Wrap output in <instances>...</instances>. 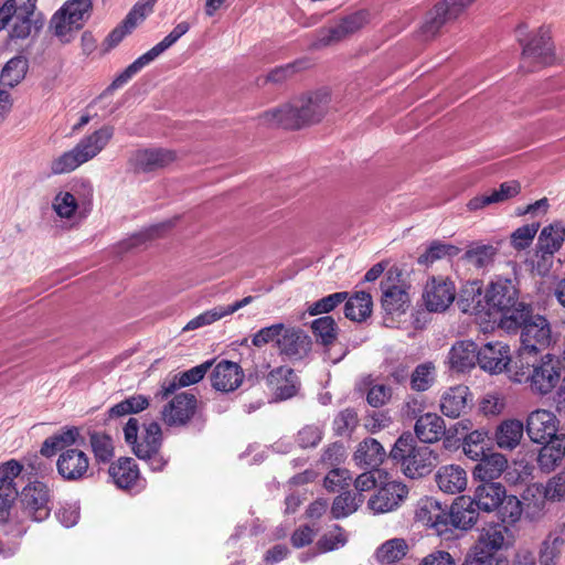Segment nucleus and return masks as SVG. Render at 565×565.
<instances>
[{"label":"nucleus","mask_w":565,"mask_h":565,"mask_svg":"<svg viewBox=\"0 0 565 565\" xmlns=\"http://www.w3.org/2000/svg\"><path fill=\"white\" fill-rule=\"evenodd\" d=\"M330 102V90L326 87L319 88L307 93L291 105L265 111L260 116V120L268 126L300 129L307 125L319 122L327 114Z\"/></svg>","instance_id":"obj_1"},{"label":"nucleus","mask_w":565,"mask_h":565,"mask_svg":"<svg viewBox=\"0 0 565 565\" xmlns=\"http://www.w3.org/2000/svg\"><path fill=\"white\" fill-rule=\"evenodd\" d=\"M562 362L556 355L516 354L509 369V379L515 383L529 384L535 394L547 395L558 384Z\"/></svg>","instance_id":"obj_2"},{"label":"nucleus","mask_w":565,"mask_h":565,"mask_svg":"<svg viewBox=\"0 0 565 565\" xmlns=\"http://www.w3.org/2000/svg\"><path fill=\"white\" fill-rule=\"evenodd\" d=\"M490 321L499 323L503 329L511 330L515 320H523L529 306L519 301V290L512 279L497 277L486 289Z\"/></svg>","instance_id":"obj_3"},{"label":"nucleus","mask_w":565,"mask_h":565,"mask_svg":"<svg viewBox=\"0 0 565 565\" xmlns=\"http://www.w3.org/2000/svg\"><path fill=\"white\" fill-rule=\"evenodd\" d=\"M388 457L412 479L429 475L438 463V454L428 446H418L409 433L398 437Z\"/></svg>","instance_id":"obj_4"},{"label":"nucleus","mask_w":565,"mask_h":565,"mask_svg":"<svg viewBox=\"0 0 565 565\" xmlns=\"http://www.w3.org/2000/svg\"><path fill=\"white\" fill-rule=\"evenodd\" d=\"M114 127L103 126L81 141L70 151L64 152L52 161L54 174H63L75 170L81 164L95 158L110 141Z\"/></svg>","instance_id":"obj_5"},{"label":"nucleus","mask_w":565,"mask_h":565,"mask_svg":"<svg viewBox=\"0 0 565 565\" xmlns=\"http://www.w3.org/2000/svg\"><path fill=\"white\" fill-rule=\"evenodd\" d=\"M93 11V0H67L51 18L50 29L62 43H70Z\"/></svg>","instance_id":"obj_6"},{"label":"nucleus","mask_w":565,"mask_h":565,"mask_svg":"<svg viewBox=\"0 0 565 565\" xmlns=\"http://www.w3.org/2000/svg\"><path fill=\"white\" fill-rule=\"evenodd\" d=\"M524 311L523 320H515L511 324V330L521 328V347L516 354L535 355L552 343L551 324L544 316L534 315L531 305Z\"/></svg>","instance_id":"obj_7"},{"label":"nucleus","mask_w":565,"mask_h":565,"mask_svg":"<svg viewBox=\"0 0 565 565\" xmlns=\"http://www.w3.org/2000/svg\"><path fill=\"white\" fill-rule=\"evenodd\" d=\"M527 26L520 24L516 29L518 41L522 45V68L532 72L537 67L547 65L553 57V45L551 43L550 30L540 28L537 33L525 40L524 34Z\"/></svg>","instance_id":"obj_8"},{"label":"nucleus","mask_w":565,"mask_h":565,"mask_svg":"<svg viewBox=\"0 0 565 565\" xmlns=\"http://www.w3.org/2000/svg\"><path fill=\"white\" fill-rule=\"evenodd\" d=\"M370 20L367 10H358L337 20L329 26L321 28L316 33L312 49H321L343 41L364 28Z\"/></svg>","instance_id":"obj_9"},{"label":"nucleus","mask_w":565,"mask_h":565,"mask_svg":"<svg viewBox=\"0 0 565 565\" xmlns=\"http://www.w3.org/2000/svg\"><path fill=\"white\" fill-rule=\"evenodd\" d=\"M472 424L469 419L456 423L449 429H446L445 420L435 413H426L419 416L415 423L416 437L424 444H433L438 441L443 436L448 438L463 435L470 430Z\"/></svg>","instance_id":"obj_10"},{"label":"nucleus","mask_w":565,"mask_h":565,"mask_svg":"<svg viewBox=\"0 0 565 565\" xmlns=\"http://www.w3.org/2000/svg\"><path fill=\"white\" fill-rule=\"evenodd\" d=\"M23 512L33 521L41 522L49 518L53 508V495L47 484L42 481L29 482L20 493Z\"/></svg>","instance_id":"obj_11"},{"label":"nucleus","mask_w":565,"mask_h":565,"mask_svg":"<svg viewBox=\"0 0 565 565\" xmlns=\"http://www.w3.org/2000/svg\"><path fill=\"white\" fill-rule=\"evenodd\" d=\"M23 466L15 459L0 463V521H7L10 510L19 497L15 479Z\"/></svg>","instance_id":"obj_12"},{"label":"nucleus","mask_w":565,"mask_h":565,"mask_svg":"<svg viewBox=\"0 0 565 565\" xmlns=\"http://www.w3.org/2000/svg\"><path fill=\"white\" fill-rule=\"evenodd\" d=\"M198 408L196 396L181 392L175 394L161 409V419L170 427L186 425L195 415Z\"/></svg>","instance_id":"obj_13"},{"label":"nucleus","mask_w":565,"mask_h":565,"mask_svg":"<svg viewBox=\"0 0 565 565\" xmlns=\"http://www.w3.org/2000/svg\"><path fill=\"white\" fill-rule=\"evenodd\" d=\"M456 299L455 284L445 277H431L425 285L423 300L430 312H443Z\"/></svg>","instance_id":"obj_14"},{"label":"nucleus","mask_w":565,"mask_h":565,"mask_svg":"<svg viewBox=\"0 0 565 565\" xmlns=\"http://www.w3.org/2000/svg\"><path fill=\"white\" fill-rule=\"evenodd\" d=\"M312 348V340L299 327L286 326L278 340L279 355L290 361H300L308 356Z\"/></svg>","instance_id":"obj_15"},{"label":"nucleus","mask_w":565,"mask_h":565,"mask_svg":"<svg viewBox=\"0 0 565 565\" xmlns=\"http://www.w3.org/2000/svg\"><path fill=\"white\" fill-rule=\"evenodd\" d=\"M177 160V153L166 148H145L131 153L128 163L136 173L164 169Z\"/></svg>","instance_id":"obj_16"},{"label":"nucleus","mask_w":565,"mask_h":565,"mask_svg":"<svg viewBox=\"0 0 565 565\" xmlns=\"http://www.w3.org/2000/svg\"><path fill=\"white\" fill-rule=\"evenodd\" d=\"M407 494L408 489L404 483L388 480L369 499L367 507L375 514L392 512L401 505Z\"/></svg>","instance_id":"obj_17"},{"label":"nucleus","mask_w":565,"mask_h":565,"mask_svg":"<svg viewBox=\"0 0 565 565\" xmlns=\"http://www.w3.org/2000/svg\"><path fill=\"white\" fill-rule=\"evenodd\" d=\"M267 388L275 399L286 401L297 395L300 380L295 371L286 365L273 369L264 376Z\"/></svg>","instance_id":"obj_18"},{"label":"nucleus","mask_w":565,"mask_h":565,"mask_svg":"<svg viewBox=\"0 0 565 565\" xmlns=\"http://www.w3.org/2000/svg\"><path fill=\"white\" fill-rule=\"evenodd\" d=\"M510 347L502 342H489L478 349V364L490 374H500L507 372L513 363Z\"/></svg>","instance_id":"obj_19"},{"label":"nucleus","mask_w":565,"mask_h":565,"mask_svg":"<svg viewBox=\"0 0 565 565\" xmlns=\"http://www.w3.org/2000/svg\"><path fill=\"white\" fill-rule=\"evenodd\" d=\"M558 420L554 413L546 409H536L532 412L526 419V433L530 439L536 444H545L557 435Z\"/></svg>","instance_id":"obj_20"},{"label":"nucleus","mask_w":565,"mask_h":565,"mask_svg":"<svg viewBox=\"0 0 565 565\" xmlns=\"http://www.w3.org/2000/svg\"><path fill=\"white\" fill-rule=\"evenodd\" d=\"M448 507L434 498L420 499L417 503L416 520L434 529L437 535L448 532Z\"/></svg>","instance_id":"obj_21"},{"label":"nucleus","mask_w":565,"mask_h":565,"mask_svg":"<svg viewBox=\"0 0 565 565\" xmlns=\"http://www.w3.org/2000/svg\"><path fill=\"white\" fill-rule=\"evenodd\" d=\"M457 306L463 313H469L491 322L487 297L486 295L482 296L481 284L478 280L468 281L462 286Z\"/></svg>","instance_id":"obj_22"},{"label":"nucleus","mask_w":565,"mask_h":565,"mask_svg":"<svg viewBox=\"0 0 565 565\" xmlns=\"http://www.w3.org/2000/svg\"><path fill=\"white\" fill-rule=\"evenodd\" d=\"M57 472L68 481L83 479L89 467L87 455L77 448H67L61 452L57 462Z\"/></svg>","instance_id":"obj_23"},{"label":"nucleus","mask_w":565,"mask_h":565,"mask_svg":"<svg viewBox=\"0 0 565 565\" xmlns=\"http://www.w3.org/2000/svg\"><path fill=\"white\" fill-rule=\"evenodd\" d=\"M244 373L239 364L222 360L211 373V384L216 391L228 393L238 388L243 382Z\"/></svg>","instance_id":"obj_24"},{"label":"nucleus","mask_w":565,"mask_h":565,"mask_svg":"<svg viewBox=\"0 0 565 565\" xmlns=\"http://www.w3.org/2000/svg\"><path fill=\"white\" fill-rule=\"evenodd\" d=\"M505 488L499 482L481 481L476 488L473 498H471L473 507L479 511L492 512L498 509L500 502L504 498Z\"/></svg>","instance_id":"obj_25"},{"label":"nucleus","mask_w":565,"mask_h":565,"mask_svg":"<svg viewBox=\"0 0 565 565\" xmlns=\"http://www.w3.org/2000/svg\"><path fill=\"white\" fill-rule=\"evenodd\" d=\"M382 308L388 315H401L406 311L409 303L408 292L402 287L392 284L391 276L381 281Z\"/></svg>","instance_id":"obj_26"},{"label":"nucleus","mask_w":565,"mask_h":565,"mask_svg":"<svg viewBox=\"0 0 565 565\" xmlns=\"http://www.w3.org/2000/svg\"><path fill=\"white\" fill-rule=\"evenodd\" d=\"M478 511L471 497H459L448 510V530L450 525L462 530L471 527L477 522Z\"/></svg>","instance_id":"obj_27"},{"label":"nucleus","mask_w":565,"mask_h":565,"mask_svg":"<svg viewBox=\"0 0 565 565\" xmlns=\"http://www.w3.org/2000/svg\"><path fill=\"white\" fill-rule=\"evenodd\" d=\"M448 362L450 369L457 372L475 367L478 363V345L469 340L456 342L449 351Z\"/></svg>","instance_id":"obj_28"},{"label":"nucleus","mask_w":565,"mask_h":565,"mask_svg":"<svg viewBox=\"0 0 565 565\" xmlns=\"http://www.w3.org/2000/svg\"><path fill=\"white\" fill-rule=\"evenodd\" d=\"M469 395L468 386L457 385L449 387L440 398L441 413L447 417L458 418L468 407Z\"/></svg>","instance_id":"obj_29"},{"label":"nucleus","mask_w":565,"mask_h":565,"mask_svg":"<svg viewBox=\"0 0 565 565\" xmlns=\"http://www.w3.org/2000/svg\"><path fill=\"white\" fill-rule=\"evenodd\" d=\"M524 434V425L519 419H505L500 423L494 431V441L502 450L515 449Z\"/></svg>","instance_id":"obj_30"},{"label":"nucleus","mask_w":565,"mask_h":565,"mask_svg":"<svg viewBox=\"0 0 565 565\" xmlns=\"http://www.w3.org/2000/svg\"><path fill=\"white\" fill-rule=\"evenodd\" d=\"M436 482L445 493L456 494L467 487V472L460 466L449 465L439 468Z\"/></svg>","instance_id":"obj_31"},{"label":"nucleus","mask_w":565,"mask_h":565,"mask_svg":"<svg viewBox=\"0 0 565 565\" xmlns=\"http://www.w3.org/2000/svg\"><path fill=\"white\" fill-rule=\"evenodd\" d=\"M386 456L384 447L374 438H365L358 445L354 452V461L362 468L379 467Z\"/></svg>","instance_id":"obj_32"},{"label":"nucleus","mask_w":565,"mask_h":565,"mask_svg":"<svg viewBox=\"0 0 565 565\" xmlns=\"http://www.w3.org/2000/svg\"><path fill=\"white\" fill-rule=\"evenodd\" d=\"M521 185L518 181L503 182L498 190L490 194H483L472 198L467 206L470 211L483 209L490 204L502 203L520 193Z\"/></svg>","instance_id":"obj_33"},{"label":"nucleus","mask_w":565,"mask_h":565,"mask_svg":"<svg viewBox=\"0 0 565 565\" xmlns=\"http://www.w3.org/2000/svg\"><path fill=\"white\" fill-rule=\"evenodd\" d=\"M456 20L443 1L437 2L425 17V21L420 26V35L425 41L434 39L441 28L450 21Z\"/></svg>","instance_id":"obj_34"},{"label":"nucleus","mask_w":565,"mask_h":565,"mask_svg":"<svg viewBox=\"0 0 565 565\" xmlns=\"http://www.w3.org/2000/svg\"><path fill=\"white\" fill-rule=\"evenodd\" d=\"M109 476L120 489H129L139 479V469L132 458L122 457L109 467Z\"/></svg>","instance_id":"obj_35"},{"label":"nucleus","mask_w":565,"mask_h":565,"mask_svg":"<svg viewBox=\"0 0 565 565\" xmlns=\"http://www.w3.org/2000/svg\"><path fill=\"white\" fill-rule=\"evenodd\" d=\"M473 476L480 481H492L501 476L508 466L507 458L499 452H486L482 458L477 460Z\"/></svg>","instance_id":"obj_36"},{"label":"nucleus","mask_w":565,"mask_h":565,"mask_svg":"<svg viewBox=\"0 0 565 565\" xmlns=\"http://www.w3.org/2000/svg\"><path fill=\"white\" fill-rule=\"evenodd\" d=\"M565 456V439L555 438L540 449L537 465L543 472L553 471Z\"/></svg>","instance_id":"obj_37"},{"label":"nucleus","mask_w":565,"mask_h":565,"mask_svg":"<svg viewBox=\"0 0 565 565\" xmlns=\"http://www.w3.org/2000/svg\"><path fill=\"white\" fill-rule=\"evenodd\" d=\"M565 241V227L561 222L545 226L537 239V253L553 255L558 252Z\"/></svg>","instance_id":"obj_38"},{"label":"nucleus","mask_w":565,"mask_h":565,"mask_svg":"<svg viewBox=\"0 0 565 565\" xmlns=\"http://www.w3.org/2000/svg\"><path fill=\"white\" fill-rule=\"evenodd\" d=\"M29 70V61L23 55H15L10 58L0 72V85L13 88L25 77Z\"/></svg>","instance_id":"obj_39"},{"label":"nucleus","mask_w":565,"mask_h":565,"mask_svg":"<svg viewBox=\"0 0 565 565\" xmlns=\"http://www.w3.org/2000/svg\"><path fill=\"white\" fill-rule=\"evenodd\" d=\"M508 531L507 525L494 524L483 529L478 542L473 546L478 554L500 553V548L504 544V535Z\"/></svg>","instance_id":"obj_40"},{"label":"nucleus","mask_w":565,"mask_h":565,"mask_svg":"<svg viewBox=\"0 0 565 565\" xmlns=\"http://www.w3.org/2000/svg\"><path fill=\"white\" fill-rule=\"evenodd\" d=\"M344 316L351 321L361 322L372 312V297L366 291H358L345 299Z\"/></svg>","instance_id":"obj_41"},{"label":"nucleus","mask_w":565,"mask_h":565,"mask_svg":"<svg viewBox=\"0 0 565 565\" xmlns=\"http://www.w3.org/2000/svg\"><path fill=\"white\" fill-rule=\"evenodd\" d=\"M498 249L491 244L472 243L465 252L462 259L477 269L492 265Z\"/></svg>","instance_id":"obj_42"},{"label":"nucleus","mask_w":565,"mask_h":565,"mask_svg":"<svg viewBox=\"0 0 565 565\" xmlns=\"http://www.w3.org/2000/svg\"><path fill=\"white\" fill-rule=\"evenodd\" d=\"M408 544L404 539L395 537L384 542L375 552L377 562L386 565H395L406 556Z\"/></svg>","instance_id":"obj_43"},{"label":"nucleus","mask_w":565,"mask_h":565,"mask_svg":"<svg viewBox=\"0 0 565 565\" xmlns=\"http://www.w3.org/2000/svg\"><path fill=\"white\" fill-rule=\"evenodd\" d=\"M162 440L161 427L158 423L152 422L145 427L141 440L135 445L132 451L136 456H149L156 450H160Z\"/></svg>","instance_id":"obj_44"},{"label":"nucleus","mask_w":565,"mask_h":565,"mask_svg":"<svg viewBox=\"0 0 565 565\" xmlns=\"http://www.w3.org/2000/svg\"><path fill=\"white\" fill-rule=\"evenodd\" d=\"M462 449L467 457L477 461L488 452V433L484 429H476L463 437Z\"/></svg>","instance_id":"obj_45"},{"label":"nucleus","mask_w":565,"mask_h":565,"mask_svg":"<svg viewBox=\"0 0 565 565\" xmlns=\"http://www.w3.org/2000/svg\"><path fill=\"white\" fill-rule=\"evenodd\" d=\"M79 431L76 427L68 428L60 434H55L44 440L41 447V454L45 457L53 456L57 450H63L71 445L76 444Z\"/></svg>","instance_id":"obj_46"},{"label":"nucleus","mask_w":565,"mask_h":565,"mask_svg":"<svg viewBox=\"0 0 565 565\" xmlns=\"http://www.w3.org/2000/svg\"><path fill=\"white\" fill-rule=\"evenodd\" d=\"M153 58L147 52L135 60L130 65H128L106 88V90L100 95V97H105L113 93V90L122 87L126 83H128L137 73H139L145 66L150 64Z\"/></svg>","instance_id":"obj_47"},{"label":"nucleus","mask_w":565,"mask_h":565,"mask_svg":"<svg viewBox=\"0 0 565 565\" xmlns=\"http://www.w3.org/2000/svg\"><path fill=\"white\" fill-rule=\"evenodd\" d=\"M363 502L361 493H352L350 491L339 494L332 503L331 512L335 519L345 518L358 510Z\"/></svg>","instance_id":"obj_48"},{"label":"nucleus","mask_w":565,"mask_h":565,"mask_svg":"<svg viewBox=\"0 0 565 565\" xmlns=\"http://www.w3.org/2000/svg\"><path fill=\"white\" fill-rule=\"evenodd\" d=\"M311 330L317 342L323 347L331 345L337 339V323L330 316H323L311 322Z\"/></svg>","instance_id":"obj_49"},{"label":"nucleus","mask_w":565,"mask_h":565,"mask_svg":"<svg viewBox=\"0 0 565 565\" xmlns=\"http://www.w3.org/2000/svg\"><path fill=\"white\" fill-rule=\"evenodd\" d=\"M436 367L433 362L418 364L411 374V387L416 392L427 391L435 382Z\"/></svg>","instance_id":"obj_50"},{"label":"nucleus","mask_w":565,"mask_h":565,"mask_svg":"<svg viewBox=\"0 0 565 565\" xmlns=\"http://www.w3.org/2000/svg\"><path fill=\"white\" fill-rule=\"evenodd\" d=\"M171 226H172L171 221L152 225V226L146 228L145 231H141L139 233L131 235L129 238L121 242L119 247L122 250H129L131 248L138 247L148 239H153L156 237H159L164 230H167Z\"/></svg>","instance_id":"obj_51"},{"label":"nucleus","mask_w":565,"mask_h":565,"mask_svg":"<svg viewBox=\"0 0 565 565\" xmlns=\"http://www.w3.org/2000/svg\"><path fill=\"white\" fill-rule=\"evenodd\" d=\"M92 451L97 462H109L114 457V443L113 439L100 433L90 434L89 438Z\"/></svg>","instance_id":"obj_52"},{"label":"nucleus","mask_w":565,"mask_h":565,"mask_svg":"<svg viewBox=\"0 0 565 565\" xmlns=\"http://www.w3.org/2000/svg\"><path fill=\"white\" fill-rule=\"evenodd\" d=\"M522 502L515 495H507L498 507L499 515L504 524H514L522 515Z\"/></svg>","instance_id":"obj_53"},{"label":"nucleus","mask_w":565,"mask_h":565,"mask_svg":"<svg viewBox=\"0 0 565 565\" xmlns=\"http://www.w3.org/2000/svg\"><path fill=\"white\" fill-rule=\"evenodd\" d=\"M190 30V24L186 21H182L178 23L173 30L163 38L158 44L147 51L148 54L153 58V61L161 55L166 50L171 47L182 35H184Z\"/></svg>","instance_id":"obj_54"},{"label":"nucleus","mask_w":565,"mask_h":565,"mask_svg":"<svg viewBox=\"0 0 565 565\" xmlns=\"http://www.w3.org/2000/svg\"><path fill=\"white\" fill-rule=\"evenodd\" d=\"M348 298L347 291H339L331 295H328L316 302L311 303L307 311L310 316H318L321 313H329L334 308H337L340 303L345 301Z\"/></svg>","instance_id":"obj_55"},{"label":"nucleus","mask_w":565,"mask_h":565,"mask_svg":"<svg viewBox=\"0 0 565 565\" xmlns=\"http://www.w3.org/2000/svg\"><path fill=\"white\" fill-rule=\"evenodd\" d=\"M564 540L559 535H548L543 542L540 553V562L542 565H556V559L561 554Z\"/></svg>","instance_id":"obj_56"},{"label":"nucleus","mask_w":565,"mask_h":565,"mask_svg":"<svg viewBox=\"0 0 565 565\" xmlns=\"http://www.w3.org/2000/svg\"><path fill=\"white\" fill-rule=\"evenodd\" d=\"M539 227V223H532L516 228L511 234V245L518 250L527 248L532 244Z\"/></svg>","instance_id":"obj_57"},{"label":"nucleus","mask_w":565,"mask_h":565,"mask_svg":"<svg viewBox=\"0 0 565 565\" xmlns=\"http://www.w3.org/2000/svg\"><path fill=\"white\" fill-rule=\"evenodd\" d=\"M284 329V323L264 327L252 337V343L254 347L262 348L270 342H275L276 348H278V340Z\"/></svg>","instance_id":"obj_58"},{"label":"nucleus","mask_w":565,"mask_h":565,"mask_svg":"<svg viewBox=\"0 0 565 565\" xmlns=\"http://www.w3.org/2000/svg\"><path fill=\"white\" fill-rule=\"evenodd\" d=\"M352 477L348 469L333 468L324 478V488L328 491L335 492L350 486Z\"/></svg>","instance_id":"obj_59"},{"label":"nucleus","mask_w":565,"mask_h":565,"mask_svg":"<svg viewBox=\"0 0 565 565\" xmlns=\"http://www.w3.org/2000/svg\"><path fill=\"white\" fill-rule=\"evenodd\" d=\"M224 317H225V315H224L222 307L221 306L214 307L210 310H206V311L200 313L199 316L194 317L193 319H191L183 327V331H192V330H196L199 328L205 327V326H210L213 322H215Z\"/></svg>","instance_id":"obj_60"},{"label":"nucleus","mask_w":565,"mask_h":565,"mask_svg":"<svg viewBox=\"0 0 565 565\" xmlns=\"http://www.w3.org/2000/svg\"><path fill=\"white\" fill-rule=\"evenodd\" d=\"M156 0H140L125 18L127 29H134L138 22L142 21L147 15L152 13Z\"/></svg>","instance_id":"obj_61"},{"label":"nucleus","mask_w":565,"mask_h":565,"mask_svg":"<svg viewBox=\"0 0 565 565\" xmlns=\"http://www.w3.org/2000/svg\"><path fill=\"white\" fill-rule=\"evenodd\" d=\"M358 423V413L353 408H345L334 418L333 427L338 435H347L356 427Z\"/></svg>","instance_id":"obj_62"},{"label":"nucleus","mask_w":565,"mask_h":565,"mask_svg":"<svg viewBox=\"0 0 565 565\" xmlns=\"http://www.w3.org/2000/svg\"><path fill=\"white\" fill-rule=\"evenodd\" d=\"M53 209L58 216L70 218L77 209V201L72 193L60 192L54 199Z\"/></svg>","instance_id":"obj_63"},{"label":"nucleus","mask_w":565,"mask_h":565,"mask_svg":"<svg viewBox=\"0 0 565 565\" xmlns=\"http://www.w3.org/2000/svg\"><path fill=\"white\" fill-rule=\"evenodd\" d=\"M322 429L318 425H306L297 435V444L301 448H313L322 439Z\"/></svg>","instance_id":"obj_64"}]
</instances>
